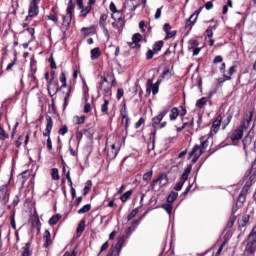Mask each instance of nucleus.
Here are the masks:
<instances>
[{"label":"nucleus","mask_w":256,"mask_h":256,"mask_svg":"<svg viewBox=\"0 0 256 256\" xmlns=\"http://www.w3.org/2000/svg\"><path fill=\"white\" fill-rule=\"evenodd\" d=\"M39 3H41V0H31L26 21H30L39 15Z\"/></svg>","instance_id":"f257e3e1"},{"label":"nucleus","mask_w":256,"mask_h":256,"mask_svg":"<svg viewBox=\"0 0 256 256\" xmlns=\"http://www.w3.org/2000/svg\"><path fill=\"white\" fill-rule=\"evenodd\" d=\"M75 11V4H73V0H69L67 6V14L63 17V26L69 27L71 25V19H73V13Z\"/></svg>","instance_id":"f03ea898"},{"label":"nucleus","mask_w":256,"mask_h":256,"mask_svg":"<svg viewBox=\"0 0 256 256\" xmlns=\"http://www.w3.org/2000/svg\"><path fill=\"white\" fill-rule=\"evenodd\" d=\"M161 81H157L155 84L153 83V80L148 79L147 84H146V93L147 95H151V92L153 95H157L159 93V85Z\"/></svg>","instance_id":"7ed1b4c3"},{"label":"nucleus","mask_w":256,"mask_h":256,"mask_svg":"<svg viewBox=\"0 0 256 256\" xmlns=\"http://www.w3.org/2000/svg\"><path fill=\"white\" fill-rule=\"evenodd\" d=\"M0 203L1 205H7L9 203V188L7 184L0 187Z\"/></svg>","instance_id":"20e7f679"},{"label":"nucleus","mask_w":256,"mask_h":256,"mask_svg":"<svg viewBox=\"0 0 256 256\" xmlns=\"http://www.w3.org/2000/svg\"><path fill=\"white\" fill-rule=\"evenodd\" d=\"M157 183L160 188L165 187V185H167L169 183V179L167 178V175L161 174L158 178L153 180L150 184L152 189H155V186L157 185Z\"/></svg>","instance_id":"39448f33"},{"label":"nucleus","mask_w":256,"mask_h":256,"mask_svg":"<svg viewBox=\"0 0 256 256\" xmlns=\"http://www.w3.org/2000/svg\"><path fill=\"white\" fill-rule=\"evenodd\" d=\"M221 121H223L222 116H218L216 120H214L210 130V135H215L219 132V129H221Z\"/></svg>","instance_id":"423d86ee"},{"label":"nucleus","mask_w":256,"mask_h":256,"mask_svg":"<svg viewBox=\"0 0 256 256\" xmlns=\"http://www.w3.org/2000/svg\"><path fill=\"white\" fill-rule=\"evenodd\" d=\"M249 187H251V182H247L244 187L242 188L239 197H238V203H245L246 201V195L249 191Z\"/></svg>","instance_id":"0eeeda50"},{"label":"nucleus","mask_w":256,"mask_h":256,"mask_svg":"<svg viewBox=\"0 0 256 256\" xmlns=\"http://www.w3.org/2000/svg\"><path fill=\"white\" fill-rule=\"evenodd\" d=\"M53 130V118L51 116L46 117V131L43 133L44 137H51V131Z\"/></svg>","instance_id":"6e6552de"},{"label":"nucleus","mask_w":256,"mask_h":256,"mask_svg":"<svg viewBox=\"0 0 256 256\" xmlns=\"http://www.w3.org/2000/svg\"><path fill=\"white\" fill-rule=\"evenodd\" d=\"M167 113H169V109H164L158 116H155L152 119L153 127H156L157 125H159V123L163 121V118L167 115Z\"/></svg>","instance_id":"1a4fd4ad"},{"label":"nucleus","mask_w":256,"mask_h":256,"mask_svg":"<svg viewBox=\"0 0 256 256\" xmlns=\"http://www.w3.org/2000/svg\"><path fill=\"white\" fill-rule=\"evenodd\" d=\"M101 91H104L106 95H111V84L107 81V78H103L102 82L100 83Z\"/></svg>","instance_id":"9d476101"},{"label":"nucleus","mask_w":256,"mask_h":256,"mask_svg":"<svg viewBox=\"0 0 256 256\" xmlns=\"http://www.w3.org/2000/svg\"><path fill=\"white\" fill-rule=\"evenodd\" d=\"M199 13H201V8L196 10L187 20L186 27H191V25H195L197 22V17H199Z\"/></svg>","instance_id":"9b49d317"},{"label":"nucleus","mask_w":256,"mask_h":256,"mask_svg":"<svg viewBox=\"0 0 256 256\" xmlns=\"http://www.w3.org/2000/svg\"><path fill=\"white\" fill-rule=\"evenodd\" d=\"M119 154V148L115 144L111 145V149L108 151V158L111 160L115 159Z\"/></svg>","instance_id":"f8f14e48"},{"label":"nucleus","mask_w":256,"mask_h":256,"mask_svg":"<svg viewBox=\"0 0 256 256\" xmlns=\"http://www.w3.org/2000/svg\"><path fill=\"white\" fill-rule=\"evenodd\" d=\"M255 243L256 242H252L251 240H247V244H246V248H245L246 253H250V255L255 254V251H256Z\"/></svg>","instance_id":"ddd939ff"},{"label":"nucleus","mask_w":256,"mask_h":256,"mask_svg":"<svg viewBox=\"0 0 256 256\" xmlns=\"http://www.w3.org/2000/svg\"><path fill=\"white\" fill-rule=\"evenodd\" d=\"M79 9H80L79 17H82L83 19H85V17H87V15H89V13H91V9H93V7L82 6V8H79Z\"/></svg>","instance_id":"4468645a"},{"label":"nucleus","mask_w":256,"mask_h":256,"mask_svg":"<svg viewBox=\"0 0 256 256\" xmlns=\"http://www.w3.org/2000/svg\"><path fill=\"white\" fill-rule=\"evenodd\" d=\"M111 17L114 21H125V16H123V12L118 10V12H114L111 14Z\"/></svg>","instance_id":"2eb2a0df"},{"label":"nucleus","mask_w":256,"mask_h":256,"mask_svg":"<svg viewBox=\"0 0 256 256\" xmlns=\"http://www.w3.org/2000/svg\"><path fill=\"white\" fill-rule=\"evenodd\" d=\"M124 26H125V21L114 20V22H112V27L114 29H117V31H121V29H123Z\"/></svg>","instance_id":"dca6fc26"},{"label":"nucleus","mask_w":256,"mask_h":256,"mask_svg":"<svg viewBox=\"0 0 256 256\" xmlns=\"http://www.w3.org/2000/svg\"><path fill=\"white\" fill-rule=\"evenodd\" d=\"M101 57V50L99 48H93L91 50V59L95 61V59H99Z\"/></svg>","instance_id":"f3484780"},{"label":"nucleus","mask_w":256,"mask_h":256,"mask_svg":"<svg viewBox=\"0 0 256 256\" xmlns=\"http://www.w3.org/2000/svg\"><path fill=\"white\" fill-rule=\"evenodd\" d=\"M43 239L44 241H46V243L44 244V247H49V245H51V233L49 232V230H46L44 232Z\"/></svg>","instance_id":"a211bd4d"},{"label":"nucleus","mask_w":256,"mask_h":256,"mask_svg":"<svg viewBox=\"0 0 256 256\" xmlns=\"http://www.w3.org/2000/svg\"><path fill=\"white\" fill-rule=\"evenodd\" d=\"M169 117H170V121H175V119H177L178 117H179V109H177V108H172L171 110H170V115H169Z\"/></svg>","instance_id":"6ab92c4d"},{"label":"nucleus","mask_w":256,"mask_h":256,"mask_svg":"<svg viewBox=\"0 0 256 256\" xmlns=\"http://www.w3.org/2000/svg\"><path fill=\"white\" fill-rule=\"evenodd\" d=\"M81 33L84 37H89L92 33H95V28L90 27V28H82Z\"/></svg>","instance_id":"aec40b11"},{"label":"nucleus","mask_w":256,"mask_h":256,"mask_svg":"<svg viewBox=\"0 0 256 256\" xmlns=\"http://www.w3.org/2000/svg\"><path fill=\"white\" fill-rule=\"evenodd\" d=\"M190 174H191V167H188L185 169L184 173L182 174L180 181L182 183H185V181H187V179H189Z\"/></svg>","instance_id":"412c9836"},{"label":"nucleus","mask_w":256,"mask_h":256,"mask_svg":"<svg viewBox=\"0 0 256 256\" xmlns=\"http://www.w3.org/2000/svg\"><path fill=\"white\" fill-rule=\"evenodd\" d=\"M243 137V130H236L232 135V141H239Z\"/></svg>","instance_id":"4be33fe9"},{"label":"nucleus","mask_w":256,"mask_h":256,"mask_svg":"<svg viewBox=\"0 0 256 256\" xmlns=\"http://www.w3.org/2000/svg\"><path fill=\"white\" fill-rule=\"evenodd\" d=\"M252 119H253V113H250L249 117L243 121L242 129H249V125H251Z\"/></svg>","instance_id":"5701e85b"},{"label":"nucleus","mask_w":256,"mask_h":256,"mask_svg":"<svg viewBox=\"0 0 256 256\" xmlns=\"http://www.w3.org/2000/svg\"><path fill=\"white\" fill-rule=\"evenodd\" d=\"M207 101H209L207 97H202L201 99L197 100L196 107H198V109H203L204 105H207Z\"/></svg>","instance_id":"b1692460"},{"label":"nucleus","mask_w":256,"mask_h":256,"mask_svg":"<svg viewBox=\"0 0 256 256\" xmlns=\"http://www.w3.org/2000/svg\"><path fill=\"white\" fill-rule=\"evenodd\" d=\"M201 152V155L203 152V149L199 145H195L192 151L189 153L190 157H193V155L197 156V153Z\"/></svg>","instance_id":"393cba45"},{"label":"nucleus","mask_w":256,"mask_h":256,"mask_svg":"<svg viewBox=\"0 0 256 256\" xmlns=\"http://www.w3.org/2000/svg\"><path fill=\"white\" fill-rule=\"evenodd\" d=\"M247 240L256 243V226L252 229V231L248 235Z\"/></svg>","instance_id":"a878e982"},{"label":"nucleus","mask_w":256,"mask_h":256,"mask_svg":"<svg viewBox=\"0 0 256 256\" xmlns=\"http://www.w3.org/2000/svg\"><path fill=\"white\" fill-rule=\"evenodd\" d=\"M161 49H163V41H158L153 45L154 53H158Z\"/></svg>","instance_id":"bb28decb"},{"label":"nucleus","mask_w":256,"mask_h":256,"mask_svg":"<svg viewBox=\"0 0 256 256\" xmlns=\"http://www.w3.org/2000/svg\"><path fill=\"white\" fill-rule=\"evenodd\" d=\"M59 219H61V215L57 214L50 218L49 225H57L59 223Z\"/></svg>","instance_id":"cd10ccee"},{"label":"nucleus","mask_w":256,"mask_h":256,"mask_svg":"<svg viewBox=\"0 0 256 256\" xmlns=\"http://www.w3.org/2000/svg\"><path fill=\"white\" fill-rule=\"evenodd\" d=\"M131 195H133V191L128 190L120 197V200L122 201V203H125L129 199V197H131Z\"/></svg>","instance_id":"c85d7f7f"},{"label":"nucleus","mask_w":256,"mask_h":256,"mask_svg":"<svg viewBox=\"0 0 256 256\" xmlns=\"http://www.w3.org/2000/svg\"><path fill=\"white\" fill-rule=\"evenodd\" d=\"M89 211H91V205L86 204L81 209L78 210V214L83 215V213H89Z\"/></svg>","instance_id":"c756f323"},{"label":"nucleus","mask_w":256,"mask_h":256,"mask_svg":"<svg viewBox=\"0 0 256 256\" xmlns=\"http://www.w3.org/2000/svg\"><path fill=\"white\" fill-rule=\"evenodd\" d=\"M73 121L76 125H82V123H85V116H74Z\"/></svg>","instance_id":"7c9ffc66"},{"label":"nucleus","mask_w":256,"mask_h":256,"mask_svg":"<svg viewBox=\"0 0 256 256\" xmlns=\"http://www.w3.org/2000/svg\"><path fill=\"white\" fill-rule=\"evenodd\" d=\"M177 197H179V194H177V192L170 193V195L167 198L168 203H174Z\"/></svg>","instance_id":"2f4dec72"},{"label":"nucleus","mask_w":256,"mask_h":256,"mask_svg":"<svg viewBox=\"0 0 256 256\" xmlns=\"http://www.w3.org/2000/svg\"><path fill=\"white\" fill-rule=\"evenodd\" d=\"M5 139H9V134L0 126V140L5 141Z\"/></svg>","instance_id":"473e14b6"},{"label":"nucleus","mask_w":256,"mask_h":256,"mask_svg":"<svg viewBox=\"0 0 256 256\" xmlns=\"http://www.w3.org/2000/svg\"><path fill=\"white\" fill-rule=\"evenodd\" d=\"M250 216L245 215L240 221H239V227H245L247 223H249Z\"/></svg>","instance_id":"72a5a7b5"},{"label":"nucleus","mask_w":256,"mask_h":256,"mask_svg":"<svg viewBox=\"0 0 256 256\" xmlns=\"http://www.w3.org/2000/svg\"><path fill=\"white\" fill-rule=\"evenodd\" d=\"M109 109V100L104 99V104L101 106L102 113H105L107 115Z\"/></svg>","instance_id":"f704fd0d"},{"label":"nucleus","mask_w":256,"mask_h":256,"mask_svg":"<svg viewBox=\"0 0 256 256\" xmlns=\"http://www.w3.org/2000/svg\"><path fill=\"white\" fill-rule=\"evenodd\" d=\"M91 187H93V183L88 180L86 183H85V187H84V195H87V193H89V191H91Z\"/></svg>","instance_id":"c9c22d12"},{"label":"nucleus","mask_w":256,"mask_h":256,"mask_svg":"<svg viewBox=\"0 0 256 256\" xmlns=\"http://www.w3.org/2000/svg\"><path fill=\"white\" fill-rule=\"evenodd\" d=\"M51 177L54 179V181H59V169L54 168L51 172Z\"/></svg>","instance_id":"e433bc0d"},{"label":"nucleus","mask_w":256,"mask_h":256,"mask_svg":"<svg viewBox=\"0 0 256 256\" xmlns=\"http://www.w3.org/2000/svg\"><path fill=\"white\" fill-rule=\"evenodd\" d=\"M83 231H85V221L82 220L78 224V228H77L78 235H81V233H83Z\"/></svg>","instance_id":"4c0bfd02"},{"label":"nucleus","mask_w":256,"mask_h":256,"mask_svg":"<svg viewBox=\"0 0 256 256\" xmlns=\"http://www.w3.org/2000/svg\"><path fill=\"white\" fill-rule=\"evenodd\" d=\"M105 23H107V14H101L100 19H99L100 27L105 26Z\"/></svg>","instance_id":"58836bf2"},{"label":"nucleus","mask_w":256,"mask_h":256,"mask_svg":"<svg viewBox=\"0 0 256 256\" xmlns=\"http://www.w3.org/2000/svg\"><path fill=\"white\" fill-rule=\"evenodd\" d=\"M162 209H165V211L168 213V215H171V211H173V205L163 204Z\"/></svg>","instance_id":"ea45409f"},{"label":"nucleus","mask_w":256,"mask_h":256,"mask_svg":"<svg viewBox=\"0 0 256 256\" xmlns=\"http://www.w3.org/2000/svg\"><path fill=\"white\" fill-rule=\"evenodd\" d=\"M197 45H199V42L197 40H190L188 45L189 51H191V49H195Z\"/></svg>","instance_id":"a19ab883"},{"label":"nucleus","mask_w":256,"mask_h":256,"mask_svg":"<svg viewBox=\"0 0 256 256\" xmlns=\"http://www.w3.org/2000/svg\"><path fill=\"white\" fill-rule=\"evenodd\" d=\"M200 141H201V148L203 149V152L205 153V149H207V146H208V141L207 140H205V137H201L200 138Z\"/></svg>","instance_id":"79ce46f5"},{"label":"nucleus","mask_w":256,"mask_h":256,"mask_svg":"<svg viewBox=\"0 0 256 256\" xmlns=\"http://www.w3.org/2000/svg\"><path fill=\"white\" fill-rule=\"evenodd\" d=\"M22 256H31V251L29 250V243L23 247Z\"/></svg>","instance_id":"37998d69"},{"label":"nucleus","mask_w":256,"mask_h":256,"mask_svg":"<svg viewBox=\"0 0 256 256\" xmlns=\"http://www.w3.org/2000/svg\"><path fill=\"white\" fill-rule=\"evenodd\" d=\"M142 39H143V36L139 33L134 34L132 37L133 43H139V41H141Z\"/></svg>","instance_id":"c03bdc74"},{"label":"nucleus","mask_w":256,"mask_h":256,"mask_svg":"<svg viewBox=\"0 0 256 256\" xmlns=\"http://www.w3.org/2000/svg\"><path fill=\"white\" fill-rule=\"evenodd\" d=\"M171 75H173L171 73V70L167 69L166 71H164L161 75L162 79H171Z\"/></svg>","instance_id":"a18cd8bd"},{"label":"nucleus","mask_w":256,"mask_h":256,"mask_svg":"<svg viewBox=\"0 0 256 256\" xmlns=\"http://www.w3.org/2000/svg\"><path fill=\"white\" fill-rule=\"evenodd\" d=\"M139 213V209H134L131 211V213L128 215V221H131V219H134V217H137V214Z\"/></svg>","instance_id":"49530a36"},{"label":"nucleus","mask_w":256,"mask_h":256,"mask_svg":"<svg viewBox=\"0 0 256 256\" xmlns=\"http://www.w3.org/2000/svg\"><path fill=\"white\" fill-rule=\"evenodd\" d=\"M151 177H153V171H149L143 175V181H151Z\"/></svg>","instance_id":"de8ad7c7"},{"label":"nucleus","mask_w":256,"mask_h":256,"mask_svg":"<svg viewBox=\"0 0 256 256\" xmlns=\"http://www.w3.org/2000/svg\"><path fill=\"white\" fill-rule=\"evenodd\" d=\"M60 81L62 84V87H67V78L65 77V73L60 74Z\"/></svg>","instance_id":"09e8293b"},{"label":"nucleus","mask_w":256,"mask_h":256,"mask_svg":"<svg viewBox=\"0 0 256 256\" xmlns=\"http://www.w3.org/2000/svg\"><path fill=\"white\" fill-rule=\"evenodd\" d=\"M187 125H189L190 127H193V121H191L190 123L184 122L183 125H182V127H178V128H177V131H178V132L183 131V129H185V127H187Z\"/></svg>","instance_id":"8fccbe9b"},{"label":"nucleus","mask_w":256,"mask_h":256,"mask_svg":"<svg viewBox=\"0 0 256 256\" xmlns=\"http://www.w3.org/2000/svg\"><path fill=\"white\" fill-rule=\"evenodd\" d=\"M93 129H88V130H84V135H86V137H88L89 139H93Z\"/></svg>","instance_id":"3c124183"},{"label":"nucleus","mask_w":256,"mask_h":256,"mask_svg":"<svg viewBox=\"0 0 256 256\" xmlns=\"http://www.w3.org/2000/svg\"><path fill=\"white\" fill-rule=\"evenodd\" d=\"M68 131H69V128H67V125H64L62 128L59 129L58 133L59 135H66Z\"/></svg>","instance_id":"603ef678"},{"label":"nucleus","mask_w":256,"mask_h":256,"mask_svg":"<svg viewBox=\"0 0 256 256\" xmlns=\"http://www.w3.org/2000/svg\"><path fill=\"white\" fill-rule=\"evenodd\" d=\"M183 185H185L184 182H182L181 180L179 182L176 183L175 185V191H181V189H183Z\"/></svg>","instance_id":"864d4df0"},{"label":"nucleus","mask_w":256,"mask_h":256,"mask_svg":"<svg viewBox=\"0 0 256 256\" xmlns=\"http://www.w3.org/2000/svg\"><path fill=\"white\" fill-rule=\"evenodd\" d=\"M250 181H253V179H255V175H256V167L255 165L252 166V169L250 171Z\"/></svg>","instance_id":"5fc2aeb1"},{"label":"nucleus","mask_w":256,"mask_h":256,"mask_svg":"<svg viewBox=\"0 0 256 256\" xmlns=\"http://www.w3.org/2000/svg\"><path fill=\"white\" fill-rule=\"evenodd\" d=\"M109 9L112 13H117L119 10H117V6L115 5V3L111 2L109 5Z\"/></svg>","instance_id":"6e6d98bb"},{"label":"nucleus","mask_w":256,"mask_h":256,"mask_svg":"<svg viewBox=\"0 0 256 256\" xmlns=\"http://www.w3.org/2000/svg\"><path fill=\"white\" fill-rule=\"evenodd\" d=\"M84 134H85V132H83V131L76 133V139H77L78 143H81V139H83Z\"/></svg>","instance_id":"4d7b16f0"},{"label":"nucleus","mask_w":256,"mask_h":256,"mask_svg":"<svg viewBox=\"0 0 256 256\" xmlns=\"http://www.w3.org/2000/svg\"><path fill=\"white\" fill-rule=\"evenodd\" d=\"M154 55H157V52H155V50H149L147 52V59H153Z\"/></svg>","instance_id":"13d9d810"},{"label":"nucleus","mask_w":256,"mask_h":256,"mask_svg":"<svg viewBox=\"0 0 256 256\" xmlns=\"http://www.w3.org/2000/svg\"><path fill=\"white\" fill-rule=\"evenodd\" d=\"M107 249H109V242H105L102 245L99 255H101V253H103V251H107Z\"/></svg>","instance_id":"bf43d9fd"},{"label":"nucleus","mask_w":256,"mask_h":256,"mask_svg":"<svg viewBox=\"0 0 256 256\" xmlns=\"http://www.w3.org/2000/svg\"><path fill=\"white\" fill-rule=\"evenodd\" d=\"M46 145H47V149H49V151H51V149H53V143L51 142V137L47 138Z\"/></svg>","instance_id":"052dcab7"},{"label":"nucleus","mask_w":256,"mask_h":256,"mask_svg":"<svg viewBox=\"0 0 256 256\" xmlns=\"http://www.w3.org/2000/svg\"><path fill=\"white\" fill-rule=\"evenodd\" d=\"M143 123H145V119L140 118L139 121L135 124V129H139V127H141V125H143Z\"/></svg>","instance_id":"680f3d73"},{"label":"nucleus","mask_w":256,"mask_h":256,"mask_svg":"<svg viewBox=\"0 0 256 256\" xmlns=\"http://www.w3.org/2000/svg\"><path fill=\"white\" fill-rule=\"evenodd\" d=\"M100 27H101L105 37H107V39H109L110 36H109V30H107V27H105V25L104 26H100Z\"/></svg>","instance_id":"e2e57ef3"},{"label":"nucleus","mask_w":256,"mask_h":256,"mask_svg":"<svg viewBox=\"0 0 256 256\" xmlns=\"http://www.w3.org/2000/svg\"><path fill=\"white\" fill-rule=\"evenodd\" d=\"M122 122L125 123V127L127 129V127H129V117L124 115L122 118Z\"/></svg>","instance_id":"0e129e2a"},{"label":"nucleus","mask_w":256,"mask_h":256,"mask_svg":"<svg viewBox=\"0 0 256 256\" xmlns=\"http://www.w3.org/2000/svg\"><path fill=\"white\" fill-rule=\"evenodd\" d=\"M124 95V91H123V88H119L117 90V99H121Z\"/></svg>","instance_id":"69168bd1"},{"label":"nucleus","mask_w":256,"mask_h":256,"mask_svg":"<svg viewBox=\"0 0 256 256\" xmlns=\"http://www.w3.org/2000/svg\"><path fill=\"white\" fill-rule=\"evenodd\" d=\"M48 19L50 21H53L54 23H57V21H58L57 16H55L53 14L48 15Z\"/></svg>","instance_id":"338daca9"},{"label":"nucleus","mask_w":256,"mask_h":256,"mask_svg":"<svg viewBox=\"0 0 256 256\" xmlns=\"http://www.w3.org/2000/svg\"><path fill=\"white\" fill-rule=\"evenodd\" d=\"M223 61V56H216L213 63H221Z\"/></svg>","instance_id":"774afa93"}]
</instances>
